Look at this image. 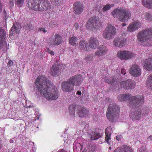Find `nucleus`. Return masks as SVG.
Segmentation results:
<instances>
[{
  "label": "nucleus",
  "instance_id": "obj_1",
  "mask_svg": "<svg viewBox=\"0 0 152 152\" xmlns=\"http://www.w3.org/2000/svg\"><path fill=\"white\" fill-rule=\"evenodd\" d=\"M47 87L43 90H40L39 93L42 96L48 100H55L58 98L59 92L56 86L53 84L47 82Z\"/></svg>",
  "mask_w": 152,
  "mask_h": 152
},
{
  "label": "nucleus",
  "instance_id": "obj_2",
  "mask_svg": "<svg viewBox=\"0 0 152 152\" xmlns=\"http://www.w3.org/2000/svg\"><path fill=\"white\" fill-rule=\"evenodd\" d=\"M118 99L121 101L127 99L129 106L132 107H137L144 103V97L141 95L132 96L129 94H124L119 95Z\"/></svg>",
  "mask_w": 152,
  "mask_h": 152
},
{
  "label": "nucleus",
  "instance_id": "obj_3",
  "mask_svg": "<svg viewBox=\"0 0 152 152\" xmlns=\"http://www.w3.org/2000/svg\"><path fill=\"white\" fill-rule=\"evenodd\" d=\"M28 6L31 9L37 11L47 10L51 8L48 0H29Z\"/></svg>",
  "mask_w": 152,
  "mask_h": 152
},
{
  "label": "nucleus",
  "instance_id": "obj_4",
  "mask_svg": "<svg viewBox=\"0 0 152 152\" xmlns=\"http://www.w3.org/2000/svg\"><path fill=\"white\" fill-rule=\"evenodd\" d=\"M112 15L115 18H118L120 22H126L130 18L131 13L130 10L127 9H115L112 11Z\"/></svg>",
  "mask_w": 152,
  "mask_h": 152
},
{
  "label": "nucleus",
  "instance_id": "obj_5",
  "mask_svg": "<svg viewBox=\"0 0 152 152\" xmlns=\"http://www.w3.org/2000/svg\"><path fill=\"white\" fill-rule=\"evenodd\" d=\"M139 41L144 45L152 46V32L151 29H146L138 33L137 35Z\"/></svg>",
  "mask_w": 152,
  "mask_h": 152
},
{
  "label": "nucleus",
  "instance_id": "obj_6",
  "mask_svg": "<svg viewBox=\"0 0 152 152\" xmlns=\"http://www.w3.org/2000/svg\"><path fill=\"white\" fill-rule=\"evenodd\" d=\"M119 111V107L116 104H110L107 111V118L110 121H113L118 116Z\"/></svg>",
  "mask_w": 152,
  "mask_h": 152
},
{
  "label": "nucleus",
  "instance_id": "obj_7",
  "mask_svg": "<svg viewBox=\"0 0 152 152\" xmlns=\"http://www.w3.org/2000/svg\"><path fill=\"white\" fill-rule=\"evenodd\" d=\"M102 25V24L99 18L94 16L90 19L87 23L86 27L88 29L95 32L99 29Z\"/></svg>",
  "mask_w": 152,
  "mask_h": 152
},
{
  "label": "nucleus",
  "instance_id": "obj_8",
  "mask_svg": "<svg viewBox=\"0 0 152 152\" xmlns=\"http://www.w3.org/2000/svg\"><path fill=\"white\" fill-rule=\"evenodd\" d=\"M116 32V28L111 24H109L103 31V36L105 39L109 40L113 38Z\"/></svg>",
  "mask_w": 152,
  "mask_h": 152
},
{
  "label": "nucleus",
  "instance_id": "obj_9",
  "mask_svg": "<svg viewBox=\"0 0 152 152\" xmlns=\"http://www.w3.org/2000/svg\"><path fill=\"white\" fill-rule=\"evenodd\" d=\"M48 81L51 83L45 76H39L36 79L35 85L39 92L40 90H43L47 87V82Z\"/></svg>",
  "mask_w": 152,
  "mask_h": 152
},
{
  "label": "nucleus",
  "instance_id": "obj_10",
  "mask_svg": "<svg viewBox=\"0 0 152 152\" xmlns=\"http://www.w3.org/2000/svg\"><path fill=\"white\" fill-rule=\"evenodd\" d=\"M20 28L21 26L19 23H14L9 32L10 38L13 39L16 37L19 33Z\"/></svg>",
  "mask_w": 152,
  "mask_h": 152
},
{
  "label": "nucleus",
  "instance_id": "obj_11",
  "mask_svg": "<svg viewBox=\"0 0 152 152\" xmlns=\"http://www.w3.org/2000/svg\"><path fill=\"white\" fill-rule=\"evenodd\" d=\"M49 44L53 46L59 45L62 42V38L58 34H55L50 38Z\"/></svg>",
  "mask_w": 152,
  "mask_h": 152
},
{
  "label": "nucleus",
  "instance_id": "obj_12",
  "mask_svg": "<svg viewBox=\"0 0 152 152\" xmlns=\"http://www.w3.org/2000/svg\"><path fill=\"white\" fill-rule=\"evenodd\" d=\"M118 57L122 60H128L134 56V54L130 52L125 51H120L117 53Z\"/></svg>",
  "mask_w": 152,
  "mask_h": 152
},
{
  "label": "nucleus",
  "instance_id": "obj_13",
  "mask_svg": "<svg viewBox=\"0 0 152 152\" xmlns=\"http://www.w3.org/2000/svg\"><path fill=\"white\" fill-rule=\"evenodd\" d=\"M62 90L65 92H70L74 89V87L68 80L65 81L61 84Z\"/></svg>",
  "mask_w": 152,
  "mask_h": 152
},
{
  "label": "nucleus",
  "instance_id": "obj_14",
  "mask_svg": "<svg viewBox=\"0 0 152 152\" xmlns=\"http://www.w3.org/2000/svg\"><path fill=\"white\" fill-rule=\"evenodd\" d=\"M126 42V39L122 36L115 38L113 42V45L116 47L121 48L124 47Z\"/></svg>",
  "mask_w": 152,
  "mask_h": 152
},
{
  "label": "nucleus",
  "instance_id": "obj_15",
  "mask_svg": "<svg viewBox=\"0 0 152 152\" xmlns=\"http://www.w3.org/2000/svg\"><path fill=\"white\" fill-rule=\"evenodd\" d=\"M72 84L74 87L75 86H79L83 81V78L81 75H75L71 77L69 79Z\"/></svg>",
  "mask_w": 152,
  "mask_h": 152
},
{
  "label": "nucleus",
  "instance_id": "obj_16",
  "mask_svg": "<svg viewBox=\"0 0 152 152\" xmlns=\"http://www.w3.org/2000/svg\"><path fill=\"white\" fill-rule=\"evenodd\" d=\"M135 85V81L131 79H129L127 81H123L121 83V86L127 89H134Z\"/></svg>",
  "mask_w": 152,
  "mask_h": 152
},
{
  "label": "nucleus",
  "instance_id": "obj_17",
  "mask_svg": "<svg viewBox=\"0 0 152 152\" xmlns=\"http://www.w3.org/2000/svg\"><path fill=\"white\" fill-rule=\"evenodd\" d=\"M129 72L131 75L134 77H139L141 74L140 67L136 64H134L131 67Z\"/></svg>",
  "mask_w": 152,
  "mask_h": 152
},
{
  "label": "nucleus",
  "instance_id": "obj_18",
  "mask_svg": "<svg viewBox=\"0 0 152 152\" xmlns=\"http://www.w3.org/2000/svg\"><path fill=\"white\" fill-rule=\"evenodd\" d=\"M108 51L107 48L103 45L100 46L98 49L95 52V54L99 58V60L103 59L102 56L106 54Z\"/></svg>",
  "mask_w": 152,
  "mask_h": 152
},
{
  "label": "nucleus",
  "instance_id": "obj_19",
  "mask_svg": "<svg viewBox=\"0 0 152 152\" xmlns=\"http://www.w3.org/2000/svg\"><path fill=\"white\" fill-rule=\"evenodd\" d=\"M142 105V104L137 107H134V108H136V109L134 111L132 112L129 114V116L130 118L133 120H137L140 118L141 112H140L139 109L138 108Z\"/></svg>",
  "mask_w": 152,
  "mask_h": 152
},
{
  "label": "nucleus",
  "instance_id": "obj_20",
  "mask_svg": "<svg viewBox=\"0 0 152 152\" xmlns=\"http://www.w3.org/2000/svg\"><path fill=\"white\" fill-rule=\"evenodd\" d=\"M61 71L60 65L56 63L50 68V73L52 76H55L58 75L60 73Z\"/></svg>",
  "mask_w": 152,
  "mask_h": 152
},
{
  "label": "nucleus",
  "instance_id": "obj_21",
  "mask_svg": "<svg viewBox=\"0 0 152 152\" xmlns=\"http://www.w3.org/2000/svg\"><path fill=\"white\" fill-rule=\"evenodd\" d=\"M141 23L139 21H135L131 23L127 27V30L133 32L137 30L141 26Z\"/></svg>",
  "mask_w": 152,
  "mask_h": 152
},
{
  "label": "nucleus",
  "instance_id": "obj_22",
  "mask_svg": "<svg viewBox=\"0 0 152 152\" xmlns=\"http://www.w3.org/2000/svg\"><path fill=\"white\" fill-rule=\"evenodd\" d=\"M144 68L149 71H152V57L146 59L143 64Z\"/></svg>",
  "mask_w": 152,
  "mask_h": 152
},
{
  "label": "nucleus",
  "instance_id": "obj_23",
  "mask_svg": "<svg viewBox=\"0 0 152 152\" xmlns=\"http://www.w3.org/2000/svg\"><path fill=\"white\" fill-rule=\"evenodd\" d=\"M99 45L98 40L95 37H91L89 41V46L92 49H95Z\"/></svg>",
  "mask_w": 152,
  "mask_h": 152
},
{
  "label": "nucleus",
  "instance_id": "obj_24",
  "mask_svg": "<svg viewBox=\"0 0 152 152\" xmlns=\"http://www.w3.org/2000/svg\"><path fill=\"white\" fill-rule=\"evenodd\" d=\"M113 152H133V151L130 146L124 145L118 148Z\"/></svg>",
  "mask_w": 152,
  "mask_h": 152
},
{
  "label": "nucleus",
  "instance_id": "obj_25",
  "mask_svg": "<svg viewBox=\"0 0 152 152\" xmlns=\"http://www.w3.org/2000/svg\"><path fill=\"white\" fill-rule=\"evenodd\" d=\"M83 6L82 4L79 2H76L75 4V7L73 12L76 14L79 15L83 11Z\"/></svg>",
  "mask_w": 152,
  "mask_h": 152
},
{
  "label": "nucleus",
  "instance_id": "obj_26",
  "mask_svg": "<svg viewBox=\"0 0 152 152\" xmlns=\"http://www.w3.org/2000/svg\"><path fill=\"white\" fill-rule=\"evenodd\" d=\"M88 43L84 39H82L80 40L79 43L80 48L82 50L86 51L87 50Z\"/></svg>",
  "mask_w": 152,
  "mask_h": 152
},
{
  "label": "nucleus",
  "instance_id": "obj_27",
  "mask_svg": "<svg viewBox=\"0 0 152 152\" xmlns=\"http://www.w3.org/2000/svg\"><path fill=\"white\" fill-rule=\"evenodd\" d=\"M111 127H109L105 129V140L106 142H107L108 144H109L110 141L111 140V139L110 138L111 135V133L110 132L111 129Z\"/></svg>",
  "mask_w": 152,
  "mask_h": 152
},
{
  "label": "nucleus",
  "instance_id": "obj_28",
  "mask_svg": "<svg viewBox=\"0 0 152 152\" xmlns=\"http://www.w3.org/2000/svg\"><path fill=\"white\" fill-rule=\"evenodd\" d=\"M77 105L75 104H73L70 105L69 107V115L72 117L75 116V110L76 109Z\"/></svg>",
  "mask_w": 152,
  "mask_h": 152
},
{
  "label": "nucleus",
  "instance_id": "obj_29",
  "mask_svg": "<svg viewBox=\"0 0 152 152\" xmlns=\"http://www.w3.org/2000/svg\"><path fill=\"white\" fill-rule=\"evenodd\" d=\"M89 113V112L88 110L85 108L83 107L79 110L78 114L80 117H82L88 115Z\"/></svg>",
  "mask_w": 152,
  "mask_h": 152
},
{
  "label": "nucleus",
  "instance_id": "obj_30",
  "mask_svg": "<svg viewBox=\"0 0 152 152\" xmlns=\"http://www.w3.org/2000/svg\"><path fill=\"white\" fill-rule=\"evenodd\" d=\"M69 40V44L72 45L76 46L78 45V39L75 36H73L70 37Z\"/></svg>",
  "mask_w": 152,
  "mask_h": 152
},
{
  "label": "nucleus",
  "instance_id": "obj_31",
  "mask_svg": "<svg viewBox=\"0 0 152 152\" xmlns=\"http://www.w3.org/2000/svg\"><path fill=\"white\" fill-rule=\"evenodd\" d=\"M90 137L89 140L91 141L98 139L100 137L101 135L99 133L94 132L90 133Z\"/></svg>",
  "mask_w": 152,
  "mask_h": 152
},
{
  "label": "nucleus",
  "instance_id": "obj_32",
  "mask_svg": "<svg viewBox=\"0 0 152 152\" xmlns=\"http://www.w3.org/2000/svg\"><path fill=\"white\" fill-rule=\"evenodd\" d=\"M142 3L147 8L152 10V1L151 0H143Z\"/></svg>",
  "mask_w": 152,
  "mask_h": 152
},
{
  "label": "nucleus",
  "instance_id": "obj_33",
  "mask_svg": "<svg viewBox=\"0 0 152 152\" xmlns=\"http://www.w3.org/2000/svg\"><path fill=\"white\" fill-rule=\"evenodd\" d=\"M6 36L5 30L1 27L0 29V40H6Z\"/></svg>",
  "mask_w": 152,
  "mask_h": 152
},
{
  "label": "nucleus",
  "instance_id": "obj_34",
  "mask_svg": "<svg viewBox=\"0 0 152 152\" xmlns=\"http://www.w3.org/2000/svg\"><path fill=\"white\" fill-rule=\"evenodd\" d=\"M147 85L152 90V73L148 77L146 80Z\"/></svg>",
  "mask_w": 152,
  "mask_h": 152
},
{
  "label": "nucleus",
  "instance_id": "obj_35",
  "mask_svg": "<svg viewBox=\"0 0 152 152\" xmlns=\"http://www.w3.org/2000/svg\"><path fill=\"white\" fill-rule=\"evenodd\" d=\"M113 6L114 4H107L106 5H104L103 6V7L102 8V11L103 12H105L110 10L111 8Z\"/></svg>",
  "mask_w": 152,
  "mask_h": 152
},
{
  "label": "nucleus",
  "instance_id": "obj_36",
  "mask_svg": "<svg viewBox=\"0 0 152 152\" xmlns=\"http://www.w3.org/2000/svg\"><path fill=\"white\" fill-rule=\"evenodd\" d=\"M145 18L148 21H151L152 19V13L146 12L145 15Z\"/></svg>",
  "mask_w": 152,
  "mask_h": 152
},
{
  "label": "nucleus",
  "instance_id": "obj_37",
  "mask_svg": "<svg viewBox=\"0 0 152 152\" xmlns=\"http://www.w3.org/2000/svg\"><path fill=\"white\" fill-rule=\"evenodd\" d=\"M73 148L74 149H80V150L82 148V145L79 143L75 141L73 145Z\"/></svg>",
  "mask_w": 152,
  "mask_h": 152
},
{
  "label": "nucleus",
  "instance_id": "obj_38",
  "mask_svg": "<svg viewBox=\"0 0 152 152\" xmlns=\"http://www.w3.org/2000/svg\"><path fill=\"white\" fill-rule=\"evenodd\" d=\"M140 110L141 112V114L142 113V115L144 116H147L149 113V110L146 109L145 107Z\"/></svg>",
  "mask_w": 152,
  "mask_h": 152
},
{
  "label": "nucleus",
  "instance_id": "obj_39",
  "mask_svg": "<svg viewBox=\"0 0 152 152\" xmlns=\"http://www.w3.org/2000/svg\"><path fill=\"white\" fill-rule=\"evenodd\" d=\"M7 44V43L5 41V40H4V41L0 40V49L6 46Z\"/></svg>",
  "mask_w": 152,
  "mask_h": 152
},
{
  "label": "nucleus",
  "instance_id": "obj_40",
  "mask_svg": "<svg viewBox=\"0 0 152 152\" xmlns=\"http://www.w3.org/2000/svg\"><path fill=\"white\" fill-rule=\"evenodd\" d=\"M24 28L26 30L30 31L34 28V26L31 24H28L25 26Z\"/></svg>",
  "mask_w": 152,
  "mask_h": 152
},
{
  "label": "nucleus",
  "instance_id": "obj_41",
  "mask_svg": "<svg viewBox=\"0 0 152 152\" xmlns=\"http://www.w3.org/2000/svg\"><path fill=\"white\" fill-rule=\"evenodd\" d=\"M26 104L25 106L26 108H32L34 106L33 103H31V102L30 101H26Z\"/></svg>",
  "mask_w": 152,
  "mask_h": 152
},
{
  "label": "nucleus",
  "instance_id": "obj_42",
  "mask_svg": "<svg viewBox=\"0 0 152 152\" xmlns=\"http://www.w3.org/2000/svg\"><path fill=\"white\" fill-rule=\"evenodd\" d=\"M105 82L107 83H109L111 84L114 82V80L113 77H111L109 79H107V78H105Z\"/></svg>",
  "mask_w": 152,
  "mask_h": 152
},
{
  "label": "nucleus",
  "instance_id": "obj_43",
  "mask_svg": "<svg viewBox=\"0 0 152 152\" xmlns=\"http://www.w3.org/2000/svg\"><path fill=\"white\" fill-rule=\"evenodd\" d=\"M45 50L46 52L52 55H54V52L53 51L50 50L48 48H46Z\"/></svg>",
  "mask_w": 152,
  "mask_h": 152
},
{
  "label": "nucleus",
  "instance_id": "obj_44",
  "mask_svg": "<svg viewBox=\"0 0 152 152\" xmlns=\"http://www.w3.org/2000/svg\"><path fill=\"white\" fill-rule=\"evenodd\" d=\"M24 1V0H17V3L19 6H22Z\"/></svg>",
  "mask_w": 152,
  "mask_h": 152
},
{
  "label": "nucleus",
  "instance_id": "obj_45",
  "mask_svg": "<svg viewBox=\"0 0 152 152\" xmlns=\"http://www.w3.org/2000/svg\"><path fill=\"white\" fill-rule=\"evenodd\" d=\"M90 148H92V149L91 148H90V151H87L86 150V149H85L82 152H90V151H91L92 152H93L95 150L94 148V147L91 146L90 147Z\"/></svg>",
  "mask_w": 152,
  "mask_h": 152
},
{
  "label": "nucleus",
  "instance_id": "obj_46",
  "mask_svg": "<svg viewBox=\"0 0 152 152\" xmlns=\"http://www.w3.org/2000/svg\"><path fill=\"white\" fill-rule=\"evenodd\" d=\"M13 62L11 60H10L9 61L8 63H7V66H8L9 68L11 67V66H12Z\"/></svg>",
  "mask_w": 152,
  "mask_h": 152
},
{
  "label": "nucleus",
  "instance_id": "obj_47",
  "mask_svg": "<svg viewBox=\"0 0 152 152\" xmlns=\"http://www.w3.org/2000/svg\"><path fill=\"white\" fill-rule=\"evenodd\" d=\"M52 3L53 4H58L59 2L60 1V0H51Z\"/></svg>",
  "mask_w": 152,
  "mask_h": 152
},
{
  "label": "nucleus",
  "instance_id": "obj_48",
  "mask_svg": "<svg viewBox=\"0 0 152 152\" xmlns=\"http://www.w3.org/2000/svg\"><path fill=\"white\" fill-rule=\"evenodd\" d=\"M40 31H43L44 33H45L47 32V30H46L44 27H41L39 28Z\"/></svg>",
  "mask_w": 152,
  "mask_h": 152
},
{
  "label": "nucleus",
  "instance_id": "obj_49",
  "mask_svg": "<svg viewBox=\"0 0 152 152\" xmlns=\"http://www.w3.org/2000/svg\"><path fill=\"white\" fill-rule=\"evenodd\" d=\"M138 152H147V149L145 148H140L138 151Z\"/></svg>",
  "mask_w": 152,
  "mask_h": 152
},
{
  "label": "nucleus",
  "instance_id": "obj_50",
  "mask_svg": "<svg viewBox=\"0 0 152 152\" xmlns=\"http://www.w3.org/2000/svg\"><path fill=\"white\" fill-rule=\"evenodd\" d=\"M55 22L54 21H52L50 23H49L50 26L52 27L53 26V25L55 24Z\"/></svg>",
  "mask_w": 152,
  "mask_h": 152
},
{
  "label": "nucleus",
  "instance_id": "obj_51",
  "mask_svg": "<svg viewBox=\"0 0 152 152\" xmlns=\"http://www.w3.org/2000/svg\"><path fill=\"white\" fill-rule=\"evenodd\" d=\"M74 27L76 30H78L79 29V24L77 23H75L74 24Z\"/></svg>",
  "mask_w": 152,
  "mask_h": 152
},
{
  "label": "nucleus",
  "instance_id": "obj_52",
  "mask_svg": "<svg viewBox=\"0 0 152 152\" xmlns=\"http://www.w3.org/2000/svg\"><path fill=\"white\" fill-rule=\"evenodd\" d=\"M86 59L88 61H90L92 59L91 56H87L86 58Z\"/></svg>",
  "mask_w": 152,
  "mask_h": 152
},
{
  "label": "nucleus",
  "instance_id": "obj_53",
  "mask_svg": "<svg viewBox=\"0 0 152 152\" xmlns=\"http://www.w3.org/2000/svg\"><path fill=\"white\" fill-rule=\"evenodd\" d=\"M121 135H117L116 137V140H120L121 139Z\"/></svg>",
  "mask_w": 152,
  "mask_h": 152
},
{
  "label": "nucleus",
  "instance_id": "obj_54",
  "mask_svg": "<svg viewBox=\"0 0 152 152\" xmlns=\"http://www.w3.org/2000/svg\"><path fill=\"white\" fill-rule=\"evenodd\" d=\"M121 74H123L124 75H125L126 74V72L124 69H122L121 70Z\"/></svg>",
  "mask_w": 152,
  "mask_h": 152
},
{
  "label": "nucleus",
  "instance_id": "obj_55",
  "mask_svg": "<svg viewBox=\"0 0 152 152\" xmlns=\"http://www.w3.org/2000/svg\"><path fill=\"white\" fill-rule=\"evenodd\" d=\"M77 94L79 95H81V92L80 91H78L77 92Z\"/></svg>",
  "mask_w": 152,
  "mask_h": 152
},
{
  "label": "nucleus",
  "instance_id": "obj_56",
  "mask_svg": "<svg viewBox=\"0 0 152 152\" xmlns=\"http://www.w3.org/2000/svg\"><path fill=\"white\" fill-rule=\"evenodd\" d=\"M58 152H67L66 151H65L63 150H59L58 151Z\"/></svg>",
  "mask_w": 152,
  "mask_h": 152
},
{
  "label": "nucleus",
  "instance_id": "obj_57",
  "mask_svg": "<svg viewBox=\"0 0 152 152\" xmlns=\"http://www.w3.org/2000/svg\"><path fill=\"white\" fill-rule=\"evenodd\" d=\"M149 138L150 139V140L152 141V135L150 136L149 137Z\"/></svg>",
  "mask_w": 152,
  "mask_h": 152
},
{
  "label": "nucleus",
  "instance_id": "obj_58",
  "mask_svg": "<svg viewBox=\"0 0 152 152\" xmlns=\"http://www.w3.org/2000/svg\"><path fill=\"white\" fill-rule=\"evenodd\" d=\"M122 26L123 27L125 26L126 25V24L125 23H123L122 24Z\"/></svg>",
  "mask_w": 152,
  "mask_h": 152
},
{
  "label": "nucleus",
  "instance_id": "obj_59",
  "mask_svg": "<svg viewBox=\"0 0 152 152\" xmlns=\"http://www.w3.org/2000/svg\"><path fill=\"white\" fill-rule=\"evenodd\" d=\"M10 143H12L13 142V140H10Z\"/></svg>",
  "mask_w": 152,
  "mask_h": 152
},
{
  "label": "nucleus",
  "instance_id": "obj_60",
  "mask_svg": "<svg viewBox=\"0 0 152 152\" xmlns=\"http://www.w3.org/2000/svg\"><path fill=\"white\" fill-rule=\"evenodd\" d=\"M109 149H111V147H109Z\"/></svg>",
  "mask_w": 152,
  "mask_h": 152
},
{
  "label": "nucleus",
  "instance_id": "obj_61",
  "mask_svg": "<svg viewBox=\"0 0 152 152\" xmlns=\"http://www.w3.org/2000/svg\"><path fill=\"white\" fill-rule=\"evenodd\" d=\"M1 148V146L0 145V149Z\"/></svg>",
  "mask_w": 152,
  "mask_h": 152
},
{
  "label": "nucleus",
  "instance_id": "obj_62",
  "mask_svg": "<svg viewBox=\"0 0 152 152\" xmlns=\"http://www.w3.org/2000/svg\"><path fill=\"white\" fill-rule=\"evenodd\" d=\"M37 118L38 119H39V117L38 118L37 117Z\"/></svg>",
  "mask_w": 152,
  "mask_h": 152
},
{
  "label": "nucleus",
  "instance_id": "obj_63",
  "mask_svg": "<svg viewBox=\"0 0 152 152\" xmlns=\"http://www.w3.org/2000/svg\"><path fill=\"white\" fill-rule=\"evenodd\" d=\"M51 0H50V1L51 2Z\"/></svg>",
  "mask_w": 152,
  "mask_h": 152
}]
</instances>
